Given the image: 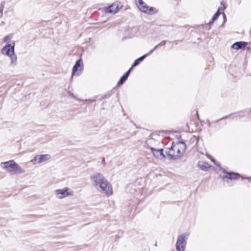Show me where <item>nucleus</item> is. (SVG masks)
Wrapping results in <instances>:
<instances>
[{
    "instance_id": "6ab92c4d",
    "label": "nucleus",
    "mask_w": 251,
    "mask_h": 251,
    "mask_svg": "<svg viewBox=\"0 0 251 251\" xmlns=\"http://www.w3.org/2000/svg\"><path fill=\"white\" fill-rule=\"evenodd\" d=\"M165 44V41H163V42H161L159 44H158V45H156V46L154 47V48L153 50H151L150 51V52H149V54H151V53H152L153 52V50H155V49H156V48L158 46L163 45H164Z\"/></svg>"
},
{
    "instance_id": "2eb2a0df",
    "label": "nucleus",
    "mask_w": 251,
    "mask_h": 251,
    "mask_svg": "<svg viewBox=\"0 0 251 251\" xmlns=\"http://www.w3.org/2000/svg\"><path fill=\"white\" fill-rule=\"evenodd\" d=\"M198 166L203 171H207L210 167L208 163L203 161H199Z\"/></svg>"
},
{
    "instance_id": "aec40b11",
    "label": "nucleus",
    "mask_w": 251,
    "mask_h": 251,
    "mask_svg": "<svg viewBox=\"0 0 251 251\" xmlns=\"http://www.w3.org/2000/svg\"><path fill=\"white\" fill-rule=\"evenodd\" d=\"M0 15H1V16H2V10L0 9Z\"/></svg>"
},
{
    "instance_id": "6e6552de",
    "label": "nucleus",
    "mask_w": 251,
    "mask_h": 251,
    "mask_svg": "<svg viewBox=\"0 0 251 251\" xmlns=\"http://www.w3.org/2000/svg\"><path fill=\"white\" fill-rule=\"evenodd\" d=\"M135 2L140 10L144 13L152 14L156 12L155 8L152 7H149L142 0H136Z\"/></svg>"
},
{
    "instance_id": "f3484780",
    "label": "nucleus",
    "mask_w": 251,
    "mask_h": 251,
    "mask_svg": "<svg viewBox=\"0 0 251 251\" xmlns=\"http://www.w3.org/2000/svg\"><path fill=\"white\" fill-rule=\"evenodd\" d=\"M149 54V53L148 54H145L143 56L139 57V58H138L137 59L135 60L133 64L132 65V67H134L137 65H138L139 63L140 62L142 61L143 60V59L147 56Z\"/></svg>"
},
{
    "instance_id": "412c9836",
    "label": "nucleus",
    "mask_w": 251,
    "mask_h": 251,
    "mask_svg": "<svg viewBox=\"0 0 251 251\" xmlns=\"http://www.w3.org/2000/svg\"><path fill=\"white\" fill-rule=\"evenodd\" d=\"M211 160H212L213 162H214L215 164H216V165H217V163L215 162V161H214V160H212V159ZM217 165H218V166H219V164H217Z\"/></svg>"
},
{
    "instance_id": "423d86ee",
    "label": "nucleus",
    "mask_w": 251,
    "mask_h": 251,
    "mask_svg": "<svg viewBox=\"0 0 251 251\" xmlns=\"http://www.w3.org/2000/svg\"><path fill=\"white\" fill-rule=\"evenodd\" d=\"M189 233H185L178 236L176 243V249L177 251H184L186 245V240Z\"/></svg>"
},
{
    "instance_id": "f257e3e1",
    "label": "nucleus",
    "mask_w": 251,
    "mask_h": 251,
    "mask_svg": "<svg viewBox=\"0 0 251 251\" xmlns=\"http://www.w3.org/2000/svg\"><path fill=\"white\" fill-rule=\"evenodd\" d=\"M90 179L92 186L100 193L107 197L112 195V186L102 174L95 173L91 176Z\"/></svg>"
},
{
    "instance_id": "f03ea898",
    "label": "nucleus",
    "mask_w": 251,
    "mask_h": 251,
    "mask_svg": "<svg viewBox=\"0 0 251 251\" xmlns=\"http://www.w3.org/2000/svg\"><path fill=\"white\" fill-rule=\"evenodd\" d=\"M2 41L5 45L1 50V53L8 57L10 59V65L14 66L17 64V57L15 53V42L13 40V35L8 34L5 36Z\"/></svg>"
},
{
    "instance_id": "5701e85b",
    "label": "nucleus",
    "mask_w": 251,
    "mask_h": 251,
    "mask_svg": "<svg viewBox=\"0 0 251 251\" xmlns=\"http://www.w3.org/2000/svg\"><path fill=\"white\" fill-rule=\"evenodd\" d=\"M221 4L224 5V2L222 1V2H221Z\"/></svg>"
},
{
    "instance_id": "dca6fc26",
    "label": "nucleus",
    "mask_w": 251,
    "mask_h": 251,
    "mask_svg": "<svg viewBox=\"0 0 251 251\" xmlns=\"http://www.w3.org/2000/svg\"><path fill=\"white\" fill-rule=\"evenodd\" d=\"M131 68H130L125 74H124L120 78V80L118 82V85H122L126 80L128 75L130 73V71Z\"/></svg>"
},
{
    "instance_id": "9d476101",
    "label": "nucleus",
    "mask_w": 251,
    "mask_h": 251,
    "mask_svg": "<svg viewBox=\"0 0 251 251\" xmlns=\"http://www.w3.org/2000/svg\"><path fill=\"white\" fill-rule=\"evenodd\" d=\"M51 158V156L49 154L37 155L31 160L30 162L33 164H40L49 161Z\"/></svg>"
},
{
    "instance_id": "ddd939ff",
    "label": "nucleus",
    "mask_w": 251,
    "mask_h": 251,
    "mask_svg": "<svg viewBox=\"0 0 251 251\" xmlns=\"http://www.w3.org/2000/svg\"><path fill=\"white\" fill-rule=\"evenodd\" d=\"M223 179L228 178L230 180L237 179L239 177V175L235 173H224V176H222Z\"/></svg>"
},
{
    "instance_id": "b1692460",
    "label": "nucleus",
    "mask_w": 251,
    "mask_h": 251,
    "mask_svg": "<svg viewBox=\"0 0 251 251\" xmlns=\"http://www.w3.org/2000/svg\"><path fill=\"white\" fill-rule=\"evenodd\" d=\"M71 96H72V97H74V95H73V94H71Z\"/></svg>"
},
{
    "instance_id": "1a4fd4ad",
    "label": "nucleus",
    "mask_w": 251,
    "mask_h": 251,
    "mask_svg": "<svg viewBox=\"0 0 251 251\" xmlns=\"http://www.w3.org/2000/svg\"><path fill=\"white\" fill-rule=\"evenodd\" d=\"M83 70V63L82 59L76 61L75 65L73 67L72 78L74 75L78 76L80 75Z\"/></svg>"
},
{
    "instance_id": "39448f33",
    "label": "nucleus",
    "mask_w": 251,
    "mask_h": 251,
    "mask_svg": "<svg viewBox=\"0 0 251 251\" xmlns=\"http://www.w3.org/2000/svg\"><path fill=\"white\" fill-rule=\"evenodd\" d=\"M54 194L56 199L62 200L67 197H73L74 195V192L71 188L65 187L55 190Z\"/></svg>"
},
{
    "instance_id": "f8f14e48",
    "label": "nucleus",
    "mask_w": 251,
    "mask_h": 251,
    "mask_svg": "<svg viewBox=\"0 0 251 251\" xmlns=\"http://www.w3.org/2000/svg\"><path fill=\"white\" fill-rule=\"evenodd\" d=\"M119 10V4L117 3H114L106 8V12L111 14H115Z\"/></svg>"
},
{
    "instance_id": "7ed1b4c3",
    "label": "nucleus",
    "mask_w": 251,
    "mask_h": 251,
    "mask_svg": "<svg viewBox=\"0 0 251 251\" xmlns=\"http://www.w3.org/2000/svg\"><path fill=\"white\" fill-rule=\"evenodd\" d=\"M185 149V145L183 142L173 143L172 147L167 151V155L171 159H177L182 155Z\"/></svg>"
},
{
    "instance_id": "a211bd4d",
    "label": "nucleus",
    "mask_w": 251,
    "mask_h": 251,
    "mask_svg": "<svg viewBox=\"0 0 251 251\" xmlns=\"http://www.w3.org/2000/svg\"><path fill=\"white\" fill-rule=\"evenodd\" d=\"M220 14H221V13L219 12V9H218L217 12L213 16L212 20L213 21L216 20L218 18V17H219V16L220 15Z\"/></svg>"
},
{
    "instance_id": "4468645a",
    "label": "nucleus",
    "mask_w": 251,
    "mask_h": 251,
    "mask_svg": "<svg viewBox=\"0 0 251 251\" xmlns=\"http://www.w3.org/2000/svg\"><path fill=\"white\" fill-rule=\"evenodd\" d=\"M247 45V43L245 42H237L234 43L232 45V49L234 50H239L240 49H242L243 48L245 47Z\"/></svg>"
},
{
    "instance_id": "9b49d317",
    "label": "nucleus",
    "mask_w": 251,
    "mask_h": 251,
    "mask_svg": "<svg viewBox=\"0 0 251 251\" xmlns=\"http://www.w3.org/2000/svg\"><path fill=\"white\" fill-rule=\"evenodd\" d=\"M150 149L153 155L157 158L162 160L165 158V156L163 153V149H155L153 147H150Z\"/></svg>"
},
{
    "instance_id": "20e7f679",
    "label": "nucleus",
    "mask_w": 251,
    "mask_h": 251,
    "mask_svg": "<svg viewBox=\"0 0 251 251\" xmlns=\"http://www.w3.org/2000/svg\"><path fill=\"white\" fill-rule=\"evenodd\" d=\"M0 166L10 175L21 174L25 172V170L13 160L1 162Z\"/></svg>"
},
{
    "instance_id": "0eeeda50",
    "label": "nucleus",
    "mask_w": 251,
    "mask_h": 251,
    "mask_svg": "<svg viewBox=\"0 0 251 251\" xmlns=\"http://www.w3.org/2000/svg\"><path fill=\"white\" fill-rule=\"evenodd\" d=\"M135 2L140 10L144 13L152 14L156 12L155 8L152 7H149L142 0H136Z\"/></svg>"
},
{
    "instance_id": "4be33fe9",
    "label": "nucleus",
    "mask_w": 251,
    "mask_h": 251,
    "mask_svg": "<svg viewBox=\"0 0 251 251\" xmlns=\"http://www.w3.org/2000/svg\"><path fill=\"white\" fill-rule=\"evenodd\" d=\"M223 16H224V18L225 19L226 18V15H225V14L224 13L223 14Z\"/></svg>"
}]
</instances>
